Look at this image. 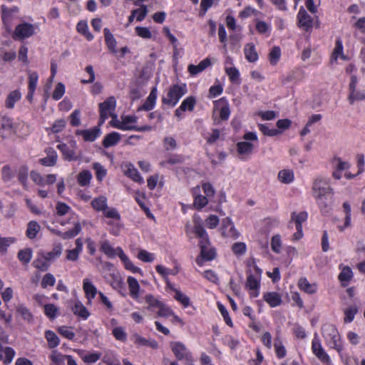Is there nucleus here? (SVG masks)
I'll list each match as a JSON object with an SVG mask.
<instances>
[{"label":"nucleus","instance_id":"nucleus-1","mask_svg":"<svg viewBox=\"0 0 365 365\" xmlns=\"http://www.w3.org/2000/svg\"><path fill=\"white\" fill-rule=\"evenodd\" d=\"M195 233L200 239V254L196 259L199 266H202L205 261H211L215 257V250L210 247L208 235L200 222L195 219Z\"/></svg>","mask_w":365,"mask_h":365},{"label":"nucleus","instance_id":"nucleus-2","mask_svg":"<svg viewBox=\"0 0 365 365\" xmlns=\"http://www.w3.org/2000/svg\"><path fill=\"white\" fill-rule=\"evenodd\" d=\"M187 92V89L185 83L173 85L168 88L166 96L162 98V103L170 107H174Z\"/></svg>","mask_w":365,"mask_h":365},{"label":"nucleus","instance_id":"nucleus-3","mask_svg":"<svg viewBox=\"0 0 365 365\" xmlns=\"http://www.w3.org/2000/svg\"><path fill=\"white\" fill-rule=\"evenodd\" d=\"M322 335L328 344L333 349L340 351L341 345L339 334L336 327L332 324H325L322 327Z\"/></svg>","mask_w":365,"mask_h":365},{"label":"nucleus","instance_id":"nucleus-4","mask_svg":"<svg viewBox=\"0 0 365 365\" xmlns=\"http://www.w3.org/2000/svg\"><path fill=\"white\" fill-rule=\"evenodd\" d=\"M312 191L314 198L333 194V189L331 187L329 180L323 178H317L314 180Z\"/></svg>","mask_w":365,"mask_h":365},{"label":"nucleus","instance_id":"nucleus-5","mask_svg":"<svg viewBox=\"0 0 365 365\" xmlns=\"http://www.w3.org/2000/svg\"><path fill=\"white\" fill-rule=\"evenodd\" d=\"M116 101L113 96H110L104 102L99 104L100 120L99 125H102L108 117L114 113Z\"/></svg>","mask_w":365,"mask_h":365},{"label":"nucleus","instance_id":"nucleus-6","mask_svg":"<svg viewBox=\"0 0 365 365\" xmlns=\"http://www.w3.org/2000/svg\"><path fill=\"white\" fill-rule=\"evenodd\" d=\"M170 347L178 360H185L187 361L192 360L191 353L182 343L172 341L170 344Z\"/></svg>","mask_w":365,"mask_h":365},{"label":"nucleus","instance_id":"nucleus-7","mask_svg":"<svg viewBox=\"0 0 365 365\" xmlns=\"http://www.w3.org/2000/svg\"><path fill=\"white\" fill-rule=\"evenodd\" d=\"M36 28V26L31 24H20L16 26L13 37L19 40L29 38L34 34Z\"/></svg>","mask_w":365,"mask_h":365},{"label":"nucleus","instance_id":"nucleus-8","mask_svg":"<svg viewBox=\"0 0 365 365\" xmlns=\"http://www.w3.org/2000/svg\"><path fill=\"white\" fill-rule=\"evenodd\" d=\"M312 350L314 354L320 360L323 364L329 365L331 364V359L326 353L324 348L322 346L320 341L317 335L313 338L312 341Z\"/></svg>","mask_w":365,"mask_h":365},{"label":"nucleus","instance_id":"nucleus-9","mask_svg":"<svg viewBox=\"0 0 365 365\" xmlns=\"http://www.w3.org/2000/svg\"><path fill=\"white\" fill-rule=\"evenodd\" d=\"M299 21V26L300 28L306 31H309L313 26V22L312 17L307 14L306 10L303 8L299 9L297 15Z\"/></svg>","mask_w":365,"mask_h":365},{"label":"nucleus","instance_id":"nucleus-10","mask_svg":"<svg viewBox=\"0 0 365 365\" xmlns=\"http://www.w3.org/2000/svg\"><path fill=\"white\" fill-rule=\"evenodd\" d=\"M259 281L260 278L255 277L252 273L247 276L246 287L251 291L252 297H257L259 295Z\"/></svg>","mask_w":365,"mask_h":365},{"label":"nucleus","instance_id":"nucleus-11","mask_svg":"<svg viewBox=\"0 0 365 365\" xmlns=\"http://www.w3.org/2000/svg\"><path fill=\"white\" fill-rule=\"evenodd\" d=\"M14 133V127L11 119L3 117L0 120V136L6 138Z\"/></svg>","mask_w":365,"mask_h":365},{"label":"nucleus","instance_id":"nucleus-12","mask_svg":"<svg viewBox=\"0 0 365 365\" xmlns=\"http://www.w3.org/2000/svg\"><path fill=\"white\" fill-rule=\"evenodd\" d=\"M83 289L88 299V304H91L92 299H94L98 294L96 287L88 279H84L83 281Z\"/></svg>","mask_w":365,"mask_h":365},{"label":"nucleus","instance_id":"nucleus-13","mask_svg":"<svg viewBox=\"0 0 365 365\" xmlns=\"http://www.w3.org/2000/svg\"><path fill=\"white\" fill-rule=\"evenodd\" d=\"M101 129L98 127H93L88 130H77L76 134L83 137L85 141L93 142L100 135Z\"/></svg>","mask_w":365,"mask_h":365},{"label":"nucleus","instance_id":"nucleus-14","mask_svg":"<svg viewBox=\"0 0 365 365\" xmlns=\"http://www.w3.org/2000/svg\"><path fill=\"white\" fill-rule=\"evenodd\" d=\"M332 196L333 194H330V195L315 198L322 212L324 215L328 214L331 210Z\"/></svg>","mask_w":365,"mask_h":365},{"label":"nucleus","instance_id":"nucleus-15","mask_svg":"<svg viewBox=\"0 0 365 365\" xmlns=\"http://www.w3.org/2000/svg\"><path fill=\"white\" fill-rule=\"evenodd\" d=\"M131 340L138 346H149L154 349H156L158 347V344L155 339H147L138 334H134L131 336Z\"/></svg>","mask_w":365,"mask_h":365},{"label":"nucleus","instance_id":"nucleus-16","mask_svg":"<svg viewBox=\"0 0 365 365\" xmlns=\"http://www.w3.org/2000/svg\"><path fill=\"white\" fill-rule=\"evenodd\" d=\"M158 96V90L155 87L153 88L149 96L147 97L145 103L140 106L138 110H151L155 105V101Z\"/></svg>","mask_w":365,"mask_h":365},{"label":"nucleus","instance_id":"nucleus-17","mask_svg":"<svg viewBox=\"0 0 365 365\" xmlns=\"http://www.w3.org/2000/svg\"><path fill=\"white\" fill-rule=\"evenodd\" d=\"M1 19L4 24L9 23L13 16L19 13V9L18 6L7 7L5 5H1Z\"/></svg>","mask_w":365,"mask_h":365},{"label":"nucleus","instance_id":"nucleus-18","mask_svg":"<svg viewBox=\"0 0 365 365\" xmlns=\"http://www.w3.org/2000/svg\"><path fill=\"white\" fill-rule=\"evenodd\" d=\"M263 299L271 307L279 306L282 302L281 295L275 292L264 293Z\"/></svg>","mask_w":365,"mask_h":365},{"label":"nucleus","instance_id":"nucleus-19","mask_svg":"<svg viewBox=\"0 0 365 365\" xmlns=\"http://www.w3.org/2000/svg\"><path fill=\"white\" fill-rule=\"evenodd\" d=\"M124 173L137 182H143V178L140 176L138 170L130 163L125 165Z\"/></svg>","mask_w":365,"mask_h":365},{"label":"nucleus","instance_id":"nucleus-20","mask_svg":"<svg viewBox=\"0 0 365 365\" xmlns=\"http://www.w3.org/2000/svg\"><path fill=\"white\" fill-rule=\"evenodd\" d=\"M57 148L62 152L63 155L66 160L68 161L78 160V156L76 155L74 150L70 148L66 144H58L57 145Z\"/></svg>","mask_w":365,"mask_h":365},{"label":"nucleus","instance_id":"nucleus-21","mask_svg":"<svg viewBox=\"0 0 365 365\" xmlns=\"http://www.w3.org/2000/svg\"><path fill=\"white\" fill-rule=\"evenodd\" d=\"M105 41L108 50L112 53H116L117 51L115 49L117 42L115 39L113 35L110 33V30L108 28H105L103 30Z\"/></svg>","mask_w":365,"mask_h":365},{"label":"nucleus","instance_id":"nucleus-22","mask_svg":"<svg viewBox=\"0 0 365 365\" xmlns=\"http://www.w3.org/2000/svg\"><path fill=\"white\" fill-rule=\"evenodd\" d=\"M120 247L113 248L108 240H105L101 242L100 250L103 252L108 257L113 258L115 256H118V250Z\"/></svg>","mask_w":365,"mask_h":365},{"label":"nucleus","instance_id":"nucleus-23","mask_svg":"<svg viewBox=\"0 0 365 365\" xmlns=\"http://www.w3.org/2000/svg\"><path fill=\"white\" fill-rule=\"evenodd\" d=\"M120 140V135L117 132H112L107 134L103 140V145L104 148H109L115 145Z\"/></svg>","mask_w":365,"mask_h":365},{"label":"nucleus","instance_id":"nucleus-24","mask_svg":"<svg viewBox=\"0 0 365 365\" xmlns=\"http://www.w3.org/2000/svg\"><path fill=\"white\" fill-rule=\"evenodd\" d=\"M130 295L134 299H137L139 297L140 285L137 279L133 277H128L127 279Z\"/></svg>","mask_w":365,"mask_h":365},{"label":"nucleus","instance_id":"nucleus-25","mask_svg":"<svg viewBox=\"0 0 365 365\" xmlns=\"http://www.w3.org/2000/svg\"><path fill=\"white\" fill-rule=\"evenodd\" d=\"M72 311L75 315L83 319H86L90 315L86 307L80 301L75 302L74 306L72 307Z\"/></svg>","mask_w":365,"mask_h":365},{"label":"nucleus","instance_id":"nucleus-26","mask_svg":"<svg viewBox=\"0 0 365 365\" xmlns=\"http://www.w3.org/2000/svg\"><path fill=\"white\" fill-rule=\"evenodd\" d=\"M244 51L245 58L248 61L255 62L258 59V54L256 51L254 43H247L245 46Z\"/></svg>","mask_w":365,"mask_h":365},{"label":"nucleus","instance_id":"nucleus-27","mask_svg":"<svg viewBox=\"0 0 365 365\" xmlns=\"http://www.w3.org/2000/svg\"><path fill=\"white\" fill-rule=\"evenodd\" d=\"M215 107L220 109V117L222 120H226L229 118L230 110L229 105L222 100L215 103Z\"/></svg>","mask_w":365,"mask_h":365},{"label":"nucleus","instance_id":"nucleus-28","mask_svg":"<svg viewBox=\"0 0 365 365\" xmlns=\"http://www.w3.org/2000/svg\"><path fill=\"white\" fill-rule=\"evenodd\" d=\"M278 179L282 183L289 184L294 179V172L289 169L282 170L278 173Z\"/></svg>","mask_w":365,"mask_h":365},{"label":"nucleus","instance_id":"nucleus-29","mask_svg":"<svg viewBox=\"0 0 365 365\" xmlns=\"http://www.w3.org/2000/svg\"><path fill=\"white\" fill-rule=\"evenodd\" d=\"M118 252V257L124 263L125 267L127 269H129L135 273L140 272V269L133 264V262L128 259L122 249H119Z\"/></svg>","mask_w":365,"mask_h":365},{"label":"nucleus","instance_id":"nucleus-30","mask_svg":"<svg viewBox=\"0 0 365 365\" xmlns=\"http://www.w3.org/2000/svg\"><path fill=\"white\" fill-rule=\"evenodd\" d=\"M92 179V173L88 170H83L80 172L77 177L78 183L82 186H87L90 184Z\"/></svg>","mask_w":365,"mask_h":365},{"label":"nucleus","instance_id":"nucleus-31","mask_svg":"<svg viewBox=\"0 0 365 365\" xmlns=\"http://www.w3.org/2000/svg\"><path fill=\"white\" fill-rule=\"evenodd\" d=\"M21 96V93L17 90L10 92L5 102L6 107L10 109L13 108L15 103L20 100Z\"/></svg>","mask_w":365,"mask_h":365},{"label":"nucleus","instance_id":"nucleus-32","mask_svg":"<svg viewBox=\"0 0 365 365\" xmlns=\"http://www.w3.org/2000/svg\"><path fill=\"white\" fill-rule=\"evenodd\" d=\"M298 286L300 289L308 294H314L317 291L315 284H310L306 278H302L299 280Z\"/></svg>","mask_w":365,"mask_h":365},{"label":"nucleus","instance_id":"nucleus-33","mask_svg":"<svg viewBox=\"0 0 365 365\" xmlns=\"http://www.w3.org/2000/svg\"><path fill=\"white\" fill-rule=\"evenodd\" d=\"M307 219V213L306 212H301L299 214L292 212L291 216V221L289 225L294 222L296 227H302V224L305 222Z\"/></svg>","mask_w":365,"mask_h":365},{"label":"nucleus","instance_id":"nucleus-34","mask_svg":"<svg viewBox=\"0 0 365 365\" xmlns=\"http://www.w3.org/2000/svg\"><path fill=\"white\" fill-rule=\"evenodd\" d=\"M28 173L29 168L27 165H23L19 167L17 174L18 179L25 189L27 188Z\"/></svg>","mask_w":365,"mask_h":365},{"label":"nucleus","instance_id":"nucleus-35","mask_svg":"<svg viewBox=\"0 0 365 365\" xmlns=\"http://www.w3.org/2000/svg\"><path fill=\"white\" fill-rule=\"evenodd\" d=\"M16 312L28 323H33L34 317L28 308L24 305H19L16 308Z\"/></svg>","mask_w":365,"mask_h":365},{"label":"nucleus","instance_id":"nucleus-36","mask_svg":"<svg viewBox=\"0 0 365 365\" xmlns=\"http://www.w3.org/2000/svg\"><path fill=\"white\" fill-rule=\"evenodd\" d=\"M91 205L98 211H103L107 208V199L104 196H100L92 200Z\"/></svg>","mask_w":365,"mask_h":365},{"label":"nucleus","instance_id":"nucleus-37","mask_svg":"<svg viewBox=\"0 0 365 365\" xmlns=\"http://www.w3.org/2000/svg\"><path fill=\"white\" fill-rule=\"evenodd\" d=\"M41 229L40 225L35 221H31L29 222L26 230V236L29 239H34L36 237L37 233Z\"/></svg>","mask_w":365,"mask_h":365},{"label":"nucleus","instance_id":"nucleus-38","mask_svg":"<svg viewBox=\"0 0 365 365\" xmlns=\"http://www.w3.org/2000/svg\"><path fill=\"white\" fill-rule=\"evenodd\" d=\"M237 151L240 154L250 155L253 150V145L251 143L241 141L237 144Z\"/></svg>","mask_w":365,"mask_h":365},{"label":"nucleus","instance_id":"nucleus-39","mask_svg":"<svg viewBox=\"0 0 365 365\" xmlns=\"http://www.w3.org/2000/svg\"><path fill=\"white\" fill-rule=\"evenodd\" d=\"M45 337L50 348H55L58 346L60 342L59 338L53 331L50 330L46 331L45 333Z\"/></svg>","mask_w":365,"mask_h":365},{"label":"nucleus","instance_id":"nucleus-40","mask_svg":"<svg viewBox=\"0 0 365 365\" xmlns=\"http://www.w3.org/2000/svg\"><path fill=\"white\" fill-rule=\"evenodd\" d=\"M343 209L344 212L346 214L344 219V227H339V230L342 231L344 228L348 227L351 225V205L348 202H344L343 203Z\"/></svg>","mask_w":365,"mask_h":365},{"label":"nucleus","instance_id":"nucleus-41","mask_svg":"<svg viewBox=\"0 0 365 365\" xmlns=\"http://www.w3.org/2000/svg\"><path fill=\"white\" fill-rule=\"evenodd\" d=\"M57 160V155L55 152H51L48 154L46 158H41L39 163L44 166H53L56 165Z\"/></svg>","mask_w":365,"mask_h":365},{"label":"nucleus","instance_id":"nucleus-42","mask_svg":"<svg viewBox=\"0 0 365 365\" xmlns=\"http://www.w3.org/2000/svg\"><path fill=\"white\" fill-rule=\"evenodd\" d=\"M281 56V49L279 46H274L270 51L268 58L272 65H276Z\"/></svg>","mask_w":365,"mask_h":365},{"label":"nucleus","instance_id":"nucleus-43","mask_svg":"<svg viewBox=\"0 0 365 365\" xmlns=\"http://www.w3.org/2000/svg\"><path fill=\"white\" fill-rule=\"evenodd\" d=\"M196 104V100L193 96L187 97L181 103V109L186 111H192Z\"/></svg>","mask_w":365,"mask_h":365},{"label":"nucleus","instance_id":"nucleus-44","mask_svg":"<svg viewBox=\"0 0 365 365\" xmlns=\"http://www.w3.org/2000/svg\"><path fill=\"white\" fill-rule=\"evenodd\" d=\"M47 262H48V260H46L45 257L43 256V257L36 258L33 262L32 265L35 268H36L42 272H45L46 270H48L49 268V264H48Z\"/></svg>","mask_w":365,"mask_h":365},{"label":"nucleus","instance_id":"nucleus-45","mask_svg":"<svg viewBox=\"0 0 365 365\" xmlns=\"http://www.w3.org/2000/svg\"><path fill=\"white\" fill-rule=\"evenodd\" d=\"M32 258V250L29 248L21 250L18 253V259L24 264H28Z\"/></svg>","mask_w":365,"mask_h":365},{"label":"nucleus","instance_id":"nucleus-46","mask_svg":"<svg viewBox=\"0 0 365 365\" xmlns=\"http://www.w3.org/2000/svg\"><path fill=\"white\" fill-rule=\"evenodd\" d=\"M55 283H56V279H55L53 274H52L51 273H47L43 277L41 282V286L42 288L46 289L48 286L49 287L54 286Z\"/></svg>","mask_w":365,"mask_h":365},{"label":"nucleus","instance_id":"nucleus-47","mask_svg":"<svg viewBox=\"0 0 365 365\" xmlns=\"http://www.w3.org/2000/svg\"><path fill=\"white\" fill-rule=\"evenodd\" d=\"M14 175V171L12 170L10 165H5L1 168V176L4 182L10 181Z\"/></svg>","mask_w":365,"mask_h":365},{"label":"nucleus","instance_id":"nucleus-48","mask_svg":"<svg viewBox=\"0 0 365 365\" xmlns=\"http://www.w3.org/2000/svg\"><path fill=\"white\" fill-rule=\"evenodd\" d=\"M61 246L58 245L53 247L51 252L46 253L43 256L45 257L46 260L52 261L61 255Z\"/></svg>","mask_w":365,"mask_h":365},{"label":"nucleus","instance_id":"nucleus-49","mask_svg":"<svg viewBox=\"0 0 365 365\" xmlns=\"http://www.w3.org/2000/svg\"><path fill=\"white\" fill-rule=\"evenodd\" d=\"M81 224L79 222L75 223L73 229L63 232L64 240L73 238L81 232Z\"/></svg>","mask_w":365,"mask_h":365},{"label":"nucleus","instance_id":"nucleus-50","mask_svg":"<svg viewBox=\"0 0 365 365\" xmlns=\"http://www.w3.org/2000/svg\"><path fill=\"white\" fill-rule=\"evenodd\" d=\"M358 309L356 306L350 307L347 309H346L344 312V322L346 323H350L354 319L355 314L357 313Z\"/></svg>","mask_w":365,"mask_h":365},{"label":"nucleus","instance_id":"nucleus-51","mask_svg":"<svg viewBox=\"0 0 365 365\" xmlns=\"http://www.w3.org/2000/svg\"><path fill=\"white\" fill-rule=\"evenodd\" d=\"M274 346L278 358L282 359L286 356L287 351L285 347L278 338L275 339Z\"/></svg>","mask_w":365,"mask_h":365},{"label":"nucleus","instance_id":"nucleus-52","mask_svg":"<svg viewBox=\"0 0 365 365\" xmlns=\"http://www.w3.org/2000/svg\"><path fill=\"white\" fill-rule=\"evenodd\" d=\"M4 354L3 362L5 365H8L12 361L15 356V351L11 347H6L4 348Z\"/></svg>","mask_w":365,"mask_h":365},{"label":"nucleus","instance_id":"nucleus-53","mask_svg":"<svg viewBox=\"0 0 365 365\" xmlns=\"http://www.w3.org/2000/svg\"><path fill=\"white\" fill-rule=\"evenodd\" d=\"M110 116L112 117V120L110 122V124L115 128L123 130H130V127H125V123H123V120L120 121L117 119V115L115 113L111 114Z\"/></svg>","mask_w":365,"mask_h":365},{"label":"nucleus","instance_id":"nucleus-54","mask_svg":"<svg viewBox=\"0 0 365 365\" xmlns=\"http://www.w3.org/2000/svg\"><path fill=\"white\" fill-rule=\"evenodd\" d=\"M58 311V308L53 304H48L44 306V313L49 319H54Z\"/></svg>","mask_w":365,"mask_h":365},{"label":"nucleus","instance_id":"nucleus-55","mask_svg":"<svg viewBox=\"0 0 365 365\" xmlns=\"http://www.w3.org/2000/svg\"><path fill=\"white\" fill-rule=\"evenodd\" d=\"M353 276L352 271L349 267H344L339 275V279L344 284L349 282Z\"/></svg>","mask_w":365,"mask_h":365},{"label":"nucleus","instance_id":"nucleus-56","mask_svg":"<svg viewBox=\"0 0 365 365\" xmlns=\"http://www.w3.org/2000/svg\"><path fill=\"white\" fill-rule=\"evenodd\" d=\"M93 168L96 171L97 180L101 181L103 179V178L106 175V170L104 168L103 165H101L98 163H94L93 164Z\"/></svg>","mask_w":365,"mask_h":365},{"label":"nucleus","instance_id":"nucleus-57","mask_svg":"<svg viewBox=\"0 0 365 365\" xmlns=\"http://www.w3.org/2000/svg\"><path fill=\"white\" fill-rule=\"evenodd\" d=\"M339 56H341L343 59L346 58L343 54V44L339 38L336 41V45L332 53V57L336 60Z\"/></svg>","mask_w":365,"mask_h":365},{"label":"nucleus","instance_id":"nucleus-58","mask_svg":"<svg viewBox=\"0 0 365 365\" xmlns=\"http://www.w3.org/2000/svg\"><path fill=\"white\" fill-rule=\"evenodd\" d=\"M333 165L338 171L346 170L350 168V164L346 161H342L339 158H334Z\"/></svg>","mask_w":365,"mask_h":365},{"label":"nucleus","instance_id":"nucleus-59","mask_svg":"<svg viewBox=\"0 0 365 365\" xmlns=\"http://www.w3.org/2000/svg\"><path fill=\"white\" fill-rule=\"evenodd\" d=\"M259 130L265 135L274 136L279 134V130L275 128H269L267 124H259Z\"/></svg>","mask_w":365,"mask_h":365},{"label":"nucleus","instance_id":"nucleus-60","mask_svg":"<svg viewBox=\"0 0 365 365\" xmlns=\"http://www.w3.org/2000/svg\"><path fill=\"white\" fill-rule=\"evenodd\" d=\"M158 315L162 317H169L174 315L173 310L167 305L162 303L158 307Z\"/></svg>","mask_w":365,"mask_h":365},{"label":"nucleus","instance_id":"nucleus-61","mask_svg":"<svg viewBox=\"0 0 365 365\" xmlns=\"http://www.w3.org/2000/svg\"><path fill=\"white\" fill-rule=\"evenodd\" d=\"M65 93V86L62 83H58L53 91L52 97L54 100L61 99Z\"/></svg>","mask_w":365,"mask_h":365},{"label":"nucleus","instance_id":"nucleus-62","mask_svg":"<svg viewBox=\"0 0 365 365\" xmlns=\"http://www.w3.org/2000/svg\"><path fill=\"white\" fill-rule=\"evenodd\" d=\"M135 30L137 35L143 38L149 39L152 37L151 32L147 27L137 26Z\"/></svg>","mask_w":365,"mask_h":365},{"label":"nucleus","instance_id":"nucleus-63","mask_svg":"<svg viewBox=\"0 0 365 365\" xmlns=\"http://www.w3.org/2000/svg\"><path fill=\"white\" fill-rule=\"evenodd\" d=\"M138 258L145 262H151L154 260V255L142 250L138 254Z\"/></svg>","mask_w":365,"mask_h":365},{"label":"nucleus","instance_id":"nucleus-64","mask_svg":"<svg viewBox=\"0 0 365 365\" xmlns=\"http://www.w3.org/2000/svg\"><path fill=\"white\" fill-rule=\"evenodd\" d=\"M112 333L117 340L125 341L127 339V334L122 327L114 328Z\"/></svg>","mask_w":365,"mask_h":365}]
</instances>
